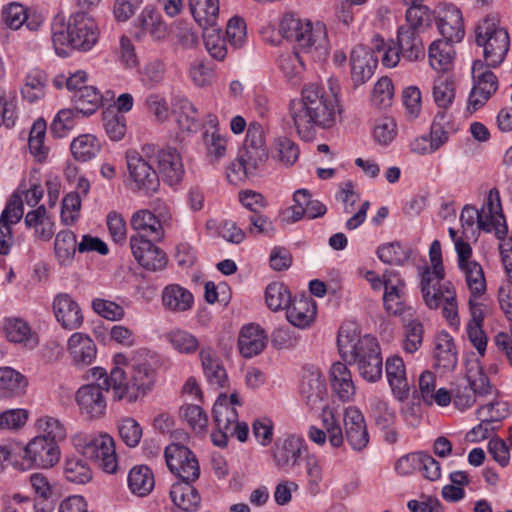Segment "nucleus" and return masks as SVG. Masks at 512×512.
<instances>
[{
  "label": "nucleus",
  "instance_id": "37998d69",
  "mask_svg": "<svg viewBox=\"0 0 512 512\" xmlns=\"http://www.w3.org/2000/svg\"><path fill=\"white\" fill-rule=\"evenodd\" d=\"M436 366L446 370H453L458 362L457 352L452 337L447 333H441L436 338L434 350Z\"/></svg>",
  "mask_w": 512,
  "mask_h": 512
},
{
  "label": "nucleus",
  "instance_id": "09e8293b",
  "mask_svg": "<svg viewBox=\"0 0 512 512\" xmlns=\"http://www.w3.org/2000/svg\"><path fill=\"white\" fill-rule=\"evenodd\" d=\"M174 113L179 128L187 132H195L199 128L198 112L186 98H177L174 102Z\"/></svg>",
  "mask_w": 512,
  "mask_h": 512
},
{
  "label": "nucleus",
  "instance_id": "052dcab7",
  "mask_svg": "<svg viewBox=\"0 0 512 512\" xmlns=\"http://www.w3.org/2000/svg\"><path fill=\"white\" fill-rule=\"evenodd\" d=\"M322 408V423L325 432L328 436L329 443L334 448H339L343 445L344 437L339 422L335 419L334 413L329 407L323 406Z\"/></svg>",
  "mask_w": 512,
  "mask_h": 512
},
{
  "label": "nucleus",
  "instance_id": "4c0bfd02",
  "mask_svg": "<svg viewBox=\"0 0 512 512\" xmlns=\"http://www.w3.org/2000/svg\"><path fill=\"white\" fill-rule=\"evenodd\" d=\"M71 19L66 24L64 18L57 16L51 25V39L55 53L60 57H67L73 50Z\"/></svg>",
  "mask_w": 512,
  "mask_h": 512
},
{
  "label": "nucleus",
  "instance_id": "b1692460",
  "mask_svg": "<svg viewBox=\"0 0 512 512\" xmlns=\"http://www.w3.org/2000/svg\"><path fill=\"white\" fill-rule=\"evenodd\" d=\"M351 76L356 84H363L369 80L378 64V56L370 48L358 45L353 48L350 56Z\"/></svg>",
  "mask_w": 512,
  "mask_h": 512
},
{
  "label": "nucleus",
  "instance_id": "79ce46f5",
  "mask_svg": "<svg viewBox=\"0 0 512 512\" xmlns=\"http://www.w3.org/2000/svg\"><path fill=\"white\" fill-rule=\"evenodd\" d=\"M189 9L200 27L216 25L219 16V0H189Z\"/></svg>",
  "mask_w": 512,
  "mask_h": 512
},
{
  "label": "nucleus",
  "instance_id": "7c9ffc66",
  "mask_svg": "<svg viewBox=\"0 0 512 512\" xmlns=\"http://www.w3.org/2000/svg\"><path fill=\"white\" fill-rule=\"evenodd\" d=\"M170 497L174 505L185 512H196L201 504V497L192 482L177 481L171 486Z\"/></svg>",
  "mask_w": 512,
  "mask_h": 512
},
{
  "label": "nucleus",
  "instance_id": "0e129e2a",
  "mask_svg": "<svg viewBox=\"0 0 512 512\" xmlns=\"http://www.w3.org/2000/svg\"><path fill=\"white\" fill-rule=\"evenodd\" d=\"M203 139L207 149V157L211 163L218 162L226 155L227 140L217 131L211 133L206 131Z\"/></svg>",
  "mask_w": 512,
  "mask_h": 512
},
{
  "label": "nucleus",
  "instance_id": "a19ab883",
  "mask_svg": "<svg viewBox=\"0 0 512 512\" xmlns=\"http://www.w3.org/2000/svg\"><path fill=\"white\" fill-rule=\"evenodd\" d=\"M432 96L438 108L446 110L456 97V84L450 74H442L434 79Z\"/></svg>",
  "mask_w": 512,
  "mask_h": 512
},
{
  "label": "nucleus",
  "instance_id": "412c9836",
  "mask_svg": "<svg viewBox=\"0 0 512 512\" xmlns=\"http://www.w3.org/2000/svg\"><path fill=\"white\" fill-rule=\"evenodd\" d=\"M28 483L33 493L36 512H52L56 503L55 487L50 479L41 472L29 475Z\"/></svg>",
  "mask_w": 512,
  "mask_h": 512
},
{
  "label": "nucleus",
  "instance_id": "423d86ee",
  "mask_svg": "<svg viewBox=\"0 0 512 512\" xmlns=\"http://www.w3.org/2000/svg\"><path fill=\"white\" fill-rule=\"evenodd\" d=\"M420 291L425 305L436 310L442 308V314L451 326L459 324L456 292L445 277L420 273Z\"/></svg>",
  "mask_w": 512,
  "mask_h": 512
},
{
  "label": "nucleus",
  "instance_id": "6e6d98bb",
  "mask_svg": "<svg viewBox=\"0 0 512 512\" xmlns=\"http://www.w3.org/2000/svg\"><path fill=\"white\" fill-rule=\"evenodd\" d=\"M265 300L272 311L287 309L292 301L290 291L281 282H272L267 286Z\"/></svg>",
  "mask_w": 512,
  "mask_h": 512
},
{
  "label": "nucleus",
  "instance_id": "aec40b11",
  "mask_svg": "<svg viewBox=\"0 0 512 512\" xmlns=\"http://www.w3.org/2000/svg\"><path fill=\"white\" fill-rule=\"evenodd\" d=\"M300 395L311 409L321 408L327 396V387L319 369L312 368L304 371L300 383Z\"/></svg>",
  "mask_w": 512,
  "mask_h": 512
},
{
  "label": "nucleus",
  "instance_id": "dca6fc26",
  "mask_svg": "<svg viewBox=\"0 0 512 512\" xmlns=\"http://www.w3.org/2000/svg\"><path fill=\"white\" fill-rule=\"evenodd\" d=\"M73 50L89 51L98 41L99 31L93 18L85 13H76L71 17Z\"/></svg>",
  "mask_w": 512,
  "mask_h": 512
},
{
  "label": "nucleus",
  "instance_id": "f03ea898",
  "mask_svg": "<svg viewBox=\"0 0 512 512\" xmlns=\"http://www.w3.org/2000/svg\"><path fill=\"white\" fill-rule=\"evenodd\" d=\"M280 32L284 38L297 44L295 49L283 51L278 57V66L288 79L297 77L304 69L300 52L310 55L315 61H323L328 56L329 41L324 23H313L294 14H285L280 23Z\"/></svg>",
  "mask_w": 512,
  "mask_h": 512
},
{
  "label": "nucleus",
  "instance_id": "13d9d810",
  "mask_svg": "<svg viewBox=\"0 0 512 512\" xmlns=\"http://www.w3.org/2000/svg\"><path fill=\"white\" fill-rule=\"evenodd\" d=\"M103 126L108 137L113 141L121 140L126 133V117L107 109L102 114Z\"/></svg>",
  "mask_w": 512,
  "mask_h": 512
},
{
  "label": "nucleus",
  "instance_id": "c85d7f7f",
  "mask_svg": "<svg viewBox=\"0 0 512 512\" xmlns=\"http://www.w3.org/2000/svg\"><path fill=\"white\" fill-rule=\"evenodd\" d=\"M329 374L333 394L342 402L353 400L356 387L348 367L341 362L333 363Z\"/></svg>",
  "mask_w": 512,
  "mask_h": 512
},
{
  "label": "nucleus",
  "instance_id": "f257e3e1",
  "mask_svg": "<svg viewBox=\"0 0 512 512\" xmlns=\"http://www.w3.org/2000/svg\"><path fill=\"white\" fill-rule=\"evenodd\" d=\"M329 92L324 87L309 83L302 88L301 97L289 105L290 116L299 136L309 141L315 136V128H331L341 113L339 104L340 85L337 79H328Z\"/></svg>",
  "mask_w": 512,
  "mask_h": 512
},
{
  "label": "nucleus",
  "instance_id": "5fc2aeb1",
  "mask_svg": "<svg viewBox=\"0 0 512 512\" xmlns=\"http://www.w3.org/2000/svg\"><path fill=\"white\" fill-rule=\"evenodd\" d=\"M370 50L378 59L381 58L382 64L388 68L395 67L402 57L399 48L396 49L392 42H385L379 35L373 37Z\"/></svg>",
  "mask_w": 512,
  "mask_h": 512
},
{
  "label": "nucleus",
  "instance_id": "e433bc0d",
  "mask_svg": "<svg viewBox=\"0 0 512 512\" xmlns=\"http://www.w3.org/2000/svg\"><path fill=\"white\" fill-rule=\"evenodd\" d=\"M28 386L27 378L11 367L0 368V398L22 396Z\"/></svg>",
  "mask_w": 512,
  "mask_h": 512
},
{
  "label": "nucleus",
  "instance_id": "473e14b6",
  "mask_svg": "<svg viewBox=\"0 0 512 512\" xmlns=\"http://www.w3.org/2000/svg\"><path fill=\"white\" fill-rule=\"evenodd\" d=\"M420 33L419 31L411 30V28L399 27L397 43L401 56L405 60L417 61L424 58L425 49Z\"/></svg>",
  "mask_w": 512,
  "mask_h": 512
},
{
  "label": "nucleus",
  "instance_id": "5701e85b",
  "mask_svg": "<svg viewBox=\"0 0 512 512\" xmlns=\"http://www.w3.org/2000/svg\"><path fill=\"white\" fill-rule=\"evenodd\" d=\"M437 26L445 41L460 42L465 35L461 11L453 4H445L439 16Z\"/></svg>",
  "mask_w": 512,
  "mask_h": 512
},
{
  "label": "nucleus",
  "instance_id": "6ab92c4d",
  "mask_svg": "<svg viewBox=\"0 0 512 512\" xmlns=\"http://www.w3.org/2000/svg\"><path fill=\"white\" fill-rule=\"evenodd\" d=\"M304 448L303 439L297 435L278 438L272 449L276 467L280 470H287L297 465Z\"/></svg>",
  "mask_w": 512,
  "mask_h": 512
},
{
  "label": "nucleus",
  "instance_id": "9b49d317",
  "mask_svg": "<svg viewBox=\"0 0 512 512\" xmlns=\"http://www.w3.org/2000/svg\"><path fill=\"white\" fill-rule=\"evenodd\" d=\"M144 156L152 158L153 162L157 163L159 174L169 185L178 184L182 180L184 167L175 148H160L154 144H146Z\"/></svg>",
  "mask_w": 512,
  "mask_h": 512
},
{
  "label": "nucleus",
  "instance_id": "4468645a",
  "mask_svg": "<svg viewBox=\"0 0 512 512\" xmlns=\"http://www.w3.org/2000/svg\"><path fill=\"white\" fill-rule=\"evenodd\" d=\"M459 269L464 273L467 286L474 297H479L486 291V280L482 266L472 260V248L466 241L456 243Z\"/></svg>",
  "mask_w": 512,
  "mask_h": 512
},
{
  "label": "nucleus",
  "instance_id": "1a4fd4ad",
  "mask_svg": "<svg viewBox=\"0 0 512 512\" xmlns=\"http://www.w3.org/2000/svg\"><path fill=\"white\" fill-rule=\"evenodd\" d=\"M145 145L140 151L129 150L126 153L127 168L129 178L132 181L131 189L133 191L143 192L146 195L155 193L160 180L158 172L153 167V160L145 157Z\"/></svg>",
  "mask_w": 512,
  "mask_h": 512
},
{
  "label": "nucleus",
  "instance_id": "2f4dec72",
  "mask_svg": "<svg viewBox=\"0 0 512 512\" xmlns=\"http://www.w3.org/2000/svg\"><path fill=\"white\" fill-rule=\"evenodd\" d=\"M162 304L171 312L182 313L193 307L194 297L188 289L179 284H169L162 291Z\"/></svg>",
  "mask_w": 512,
  "mask_h": 512
},
{
  "label": "nucleus",
  "instance_id": "bf43d9fd",
  "mask_svg": "<svg viewBox=\"0 0 512 512\" xmlns=\"http://www.w3.org/2000/svg\"><path fill=\"white\" fill-rule=\"evenodd\" d=\"M423 334L424 328L421 322L417 320L409 321L404 327L403 350L409 354L418 351L422 346Z\"/></svg>",
  "mask_w": 512,
  "mask_h": 512
},
{
  "label": "nucleus",
  "instance_id": "338daca9",
  "mask_svg": "<svg viewBox=\"0 0 512 512\" xmlns=\"http://www.w3.org/2000/svg\"><path fill=\"white\" fill-rule=\"evenodd\" d=\"M80 113L76 109H62L55 116L50 126V132L57 138H62L72 130L76 124L75 118Z\"/></svg>",
  "mask_w": 512,
  "mask_h": 512
},
{
  "label": "nucleus",
  "instance_id": "ddd939ff",
  "mask_svg": "<svg viewBox=\"0 0 512 512\" xmlns=\"http://www.w3.org/2000/svg\"><path fill=\"white\" fill-rule=\"evenodd\" d=\"M22 460V465L26 464V468H52L60 460V449L56 443L46 440L45 437L36 436L25 446Z\"/></svg>",
  "mask_w": 512,
  "mask_h": 512
},
{
  "label": "nucleus",
  "instance_id": "39448f33",
  "mask_svg": "<svg viewBox=\"0 0 512 512\" xmlns=\"http://www.w3.org/2000/svg\"><path fill=\"white\" fill-rule=\"evenodd\" d=\"M460 221L466 238L476 236L477 231L494 233L503 240L508 232L506 219L502 211L499 191L490 189L480 209L466 205L461 212Z\"/></svg>",
  "mask_w": 512,
  "mask_h": 512
},
{
  "label": "nucleus",
  "instance_id": "bb28decb",
  "mask_svg": "<svg viewBox=\"0 0 512 512\" xmlns=\"http://www.w3.org/2000/svg\"><path fill=\"white\" fill-rule=\"evenodd\" d=\"M267 341V334L258 324H248L241 329L237 345L243 357L252 358L263 352Z\"/></svg>",
  "mask_w": 512,
  "mask_h": 512
},
{
  "label": "nucleus",
  "instance_id": "58836bf2",
  "mask_svg": "<svg viewBox=\"0 0 512 512\" xmlns=\"http://www.w3.org/2000/svg\"><path fill=\"white\" fill-rule=\"evenodd\" d=\"M456 128L452 122V117L445 111H439L432 122L430 130V150L437 151L449 139L450 134L454 133Z\"/></svg>",
  "mask_w": 512,
  "mask_h": 512
},
{
  "label": "nucleus",
  "instance_id": "a878e982",
  "mask_svg": "<svg viewBox=\"0 0 512 512\" xmlns=\"http://www.w3.org/2000/svg\"><path fill=\"white\" fill-rule=\"evenodd\" d=\"M67 350L72 362L78 368L91 365L96 359L97 348L94 341L83 333H74L67 342Z\"/></svg>",
  "mask_w": 512,
  "mask_h": 512
},
{
  "label": "nucleus",
  "instance_id": "a18cd8bd",
  "mask_svg": "<svg viewBox=\"0 0 512 512\" xmlns=\"http://www.w3.org/2000/svg\"><path fill=\"white\" fill-rule=\"evenodd\" d=\"M46 85V73L38 69L32 70L25 77V83L21 88V95L23 99L34 103L44 97Z\"/></svg>",
  "mask_w": 512,
  "mask_h": 512
},
{
  "label": "nucleus",
  "instance_id": "cd10ccee",
  "mask_svg": "<svg viewBox=\"0 0 512 512\" xmlns=\"http://www.w3.org/2000/svg\"><path fill=\"white\" fill-rule=\"evenodd\" d=\"M199 356L208 384L216 389L224 388L228 383V375L217 353L211 347H204Z\"/></svg>",
  "mask_w": 512,
  "mask_h": 512
},
{
  "label": "nucleus",
  "instance_id": "de8ad7c7",
  "mask_svg": "<svg viewBox=\"0 0 512 512\" xmlns=\"http://www.w3.org/2000/svg\"><path fill=\"white\" fill-rule=\"evenodd\" d=\"M76 249V235L70 230H62L57 233L54 242L55 255L62 266L72 263Z\"/></svg>",
  "mask_w": 512,
  "mask_h": 512
},
{
  "label": "nucleus",
  "instance_id": "72a5a7b5",
  "mask_svg": "<svg viewBox=\"0 0 512 512\" xmlns=\"http://www.w3.org/2000/svg\"><path fill=\"white\" fill-rule=\"evenodd\" d=\"M131 226L138 232L136 236L152 240H161L164 230L160 220L149 210L135 212L131 217Z\"/></svg>",
  "mask_w": 512,
  "mask_h": 512
},
{
  "label": "nucleus",
  "instance_id": "69168bd1",
  "mask_svg": "<svg viewBox=\"0 0 512 512\" xmlns=\"http://www.w3.org/2000/svg\"><path fill=\"white\" fill-rule=\"evenodd\" d=\"M405 286L385 288L383 302L385 310L391 315H401L405 310Z\"/></svg>",
  "mask_w": 512,
  "mask_h": 512
},
{
  "label": "nucleus",
  "instance_id": "0eeeda50",
  "mask_svg": "<svg viewBox=\"0 0 512 512\" xmlns=\"http://www.w3.org/2000/svg\"><path fill=\"white\" fill-rule=\"evenodd\" d=\"M475 40L484 49V64L487 67H498L504 61L509 50V34L494 19L485 18L476 26Z\"/></svg>",
  "mask_w": 512,
  "mask_h": 512
},
{
  "label": "nucleus",
  "instance_id": "c9c22d12",
  "mask_svg": "<svg viewBox=\"0 0 512 512\" xmlns=\"http://www.w3.org/2000/svg\"><path fill=\"white\" fill-rule=\"evenodd\" d=\"M24 224L34 230V236L42 241H49L54 235V222L44 205L29 211L24 217Z\"/></svg>",
  "mask_w": 512,
  "mask_h": 512
},
{
  "label": "nucleus",
  "instance_id": "8fccbe9b",
  "mask_svg": "<svg viewBox=\"0 0 512 512\" xmlns=\"http://www.w3.org/2000/svg\"><path fill=\"white\" fill-rule=\"evenodd\" d=\"M155 481L151 470L144 465L133 467L128 475V485L130 490L138 496L149 494Z\"/></svg>",
  "mask_w": 512,
  "mask_h": 512
},
{
  "label": "nucleus",
  "instance_id": "2eb2a0df",
  "mask_svg": "<svg viewBox=\"0 0 512 512\" xmlns=\"http://www.w3.org/2000/svg\"><path fill=\"white\" fill-rule=\"evenodd\" d=\"M155 240L131 236L130 247L134 258L147 270H162L167 263L165 253L154 245Z\"/></svg>",
  "mask_w": 512,
  "mask_h": 512
},
{
  "label": "nucleus",
  "instance_id": "f3484780",
  "mask_svg": "<svg viewBox=\"0 0 512 512\" xmlns=\"http://www.w3.org/2000/svg\"><path fill=\"white\" fill-rule=\"evenodd\" d=\"M104 387L100 384H86L76 392V402L82 414L89 418H99L106 410L107 402L104 396Z\"/></svg>",
  "mask_w": 512,
  "mask_h": 512
},
{
  "label": "nucleus",
  "instance_id": "20e7f679",
  "mask_svg": "<svg viewBox=\"0 0 512 512\" xmlns=\"http://www.w3.org/2000/svg\"><path fill=\"white\" fill-rule=\"evenodd\" d=\"M337 345L342 359L357 364L360 375L368 382H376L382 376V357L377 340L365 335L359 337L353 326H342Z\"/></svg>",
  "mask_w": 512,
  "mask_h": 512
},
{
  "label": "nucleus",
  "instance_id": "6e6552de",
  "mask_svg": "<svg viewBox=\"0 0 512 512\" xmlns=\"http://www.w3.org/2000/svg\"><path fill=\"white\" fill-rule=\"evenodd\" d=\"M76 449L85 457L95 461L107 473L117 470L114 440L108 434H78L73 439Z\"/></svg>",
  "mask_w": 512,
  "mask_h": 512
},
{
  "label": "nucleus",
  "instance_id": "ea45409f",
  "mask_svg": "<svg viewBox=\"0 0 512 512\" xmlns=\"http://www.w3.org/2000/svg\"><path fill=\"white\" fill-rule=\"evenodd\" d=\"M429 62L434 70L446 72L452 67L455 50L453 43L435 40L428 50Z\"/></svg>",
  "mask_w": 512,
  "mask_h": 512
},
{
  "label": "nucleus",
  "instance_id": "f704fd0d",
  "mask_svg": "<svg viewBox=\"0 0 512 512\" xmlns=\"http://www.w3.org/2000/svg\"><path fill=\"white\" fill-rule=\"evenodd\" d=\"M286 317L295 327H308L316 317V304L308 297L294 299L286 309Z\"/></svg>",
  "mask_w": 512,
  "mask_h": 512
},
{
  "label": "nucleus",
  "instance_id": "f8f14e48",
  "mask_svg": "<svg viewBox=\"0 0 512 512\" xmlns=\"http://www.w3.org/2000/svg\"><path fill=\"white\" fill-rule=\"evenodd\" d=\"M165 459L169 470L179 478L178 481L194 482L199 478L198 460L186 446L180 444L167 446Z\"/></svg>",
  "mask_w": 512,
  "mask_h": 512
},
{
  "label": "nucleus",
  "instance_id": "c756f323",
  "mask_svg": "<svg viewBox=\"0 0 512 512\" xmlns=\"http://www.w3.org/2000/svg\"><path fill=\"white\" fill-rule=\"evenodd\" d=\"M2 331L8 341L23 344L24 347L33 349L38 345V338L32 332L30 325L18 317H8L3 320Z\"/></svg>",
  "mask_w": 512,
  "mask_h": 512
},
{
  "label": "nucleus",
  "instance_id": "4d7b16f0",
  "mask_svg": "<svg viewBox=\"0 0 512 512\" xmlns=\"http://www.w3.org/2000/svg\"><path fill=\"white\" fill-rule=\"evenodd\" d=\"M36 425L37 429L42 433L37 437H45L46 440L57 445L66 438V429L57 418L43 416L37 420Z\"/></svg>",
  "mask_w": 512,
  "mask_h": 512
},
{
  "label": "nucleus",
  "instance_id": "774afa93",
  "mask_svg": "<svg viewBox=\"0 0 512 512\" xmlns=\"http://www.w3.org/2000/svg\"><path fill=\"white\" fill-rule=\"evenodd\" d=\"M406 24L401 27L421 32L431 23V13L427 6H410L406 11Z\"/></svg>",
  "mask_w": 512,
  "mask_h": 512
},
{
  "label": "nucleus",
  "instance_id": "603ef678",
  "mask_svg": "<svg viewBox=\"0 0 512 512\" xmlns=\"http://www.w3.org/2000/svg\"><path fill=\"white\" fill-rule=\"evenodd\" d=\"M63 472L66 479L75 484H85L92 479L90 467L76 456L65 459Z\"/></svg>",
  "mask_w": 512,
  "mask_h": 512
},
{
  "label": "nucleus",
  "instance_id": "3c124183",
  "mask_svg": "<svg viewBox=\"0 0 512 512\" xmlns=\"http://www.w3.org/2000/svg\"><path fill=\"white\" fill-rule=\"evenodd\" d=\"M214 432H225L238 420L236 408L226 406V394L221 393L213 406Z\"/></svg>",
  "mask_w": 512,
  "mask_h": 512
},
{
  "label": "nucleus",
  "instance_id": "680f3d73",
  "mask_svg": "<svg viewBox=\"0 0 512 512\" xmlns=\"http://www.w3.org/2000/svg\"><path fill=\"white\" fill-rule=\"evenodd\" d=\"M181 417L196 433H203L208 426V417L204 410L198 405H185L180 409Z\"/></svg>",
  "mask_w": 512,
  "mask_h": 512
},
{
  "label": "nucleus",
  "instance_id": "a211bd4d",
  "mask_svg": "<svg viewBox=\"0 0 512 512\" xmlns=\"http://www.w3.org/2000/svg\"><path fill=\"white\" fill-rule=\"evenodd\" d=\"M347 442L354 451L364 450L369 443V433L362 412L355 406L347 407L343 417Z\"/></svg>",
  "mask_w": 512,
  "mask_h": 512
},
{
  "label": "nucleus",
  "instance_id": "9d476101",
  "mask_svg": "<svg viewBox=\"0 0 512 512\" xmlns=\"http://www.w3.org/2000/svg\"><path fill=\"white\" fill-rule=\"evenodd\" d=\"M488 68L482 60L473 62V87L468 98V109H480L498 89V79Z\"/></svg>",
  "mask_w": 512,
  "mask_h": 512
},
{
  "label": "nucleus",
  "instance_id": "c03bdc74",
  "mask_svg": "<svg viewBox=\"0 0 512 512\" xmlns=\"http://www.w3.org/2000/svg\"><path fill=\"white\" fill-rule=\"evenodd\" d=\"M102 95L94 86H84L72 96L77 113L90 116L97 111L102 104Z\"/></svg>",
  "mask_w": 512,
  "mask_h": 512
},
{
  "label": "nucleus",
  "instance_id": "864d4df0",
  "mask_svg": "<svg viewBox=\"0 0 512 512\" xmlns=\"http://www.w3.org/2000/svg\"><path fill=\"white\" fill-rule=\"evenodd\" d=\"M203 41L209 54L217 59L223 60L227 54L225 39L221 36V28L216 25L202 27Z\"/></svg>",
  "mask_w": 512,
  "mask_h": 512
},
{
  "label": "nucleus",
  "instance_id": "49530a36",
  "mask_svg": "<svg viewBox=\"0 0 512 512\" xmlns=\"http://www.w3.org/2000/svg\"><path fill=\"white\" fill-rule=\"evenodd\" d=\"M70 149L77 161L86 162L98 155L101 143L94 135L83 134L71 142Z\"/></svg>",
  "mask_w": 512,
  "mask_h": 512
},
{
  "label": "nucleus",
  "instance_id": "e2e57ef3",
  "mask_svg": "<svg viewBox=\"0 0 512 512\" xmlns=\"http://www.w3.org/2000/svg\"><path fill=\"white\" fill-rule=\"evenodd\" d=\"M378 258L386 264L401 266L409 258V253L403 249L400 243H388L377 249Z\"/></svg>",
  "mask_w": 512,
  "mask_h": 512
},
{
  "label": "nucleus",
  "instance_id": "7ed1b4c3",
  "mask_svg": "<svg viewBox=\"0 0 512 512\" xmlns=\"http://www.w3.org/2000/svg\"><path fill=\"white\" fill-rule=\"evenodd\" d=\"M114 362L116 366L109 376L101 367H94L90 372L94 379H103L106 390L111 388L116 400L135 402L154 386L155 371L147 361L128 360L124 354H117Z\"/></svg>",
  "mask_w": 512,
  "mask_h": 512
},
{
  "label": "nucleus",
  "instance_id": "393cba45",
  "mask_svg": "<svg viewBox=\"0 0 512 512\" xmlns=\"http://www.w3.org/2000/svg\"><path fill=\"white\" fill-rule=\"evenodd\" d=\"M385 368L393 395L399 401L406 400L409 397L410 384L403 359L398 355L390 356L386 360Z\"/></svg>",
  "mask_w": 512,
  "mask_h": 512
},
{
  "label": "nucleus",
  "instance_id": "4be33fe9",
  "mask_svg": "<svg viewBox=\"0 0 512 512\" xmlns=\"http://www.w3.org/2000/svg\"><path fill=\"white\" fill-rule=\"evenodd\" d=\"M53 312L66 330H76L83 323V314L79 304L66 293L58 294L53 300Z\"/></svg>",
  "mask_w": 512,
  "mask_h": 512
}]
</instances>
